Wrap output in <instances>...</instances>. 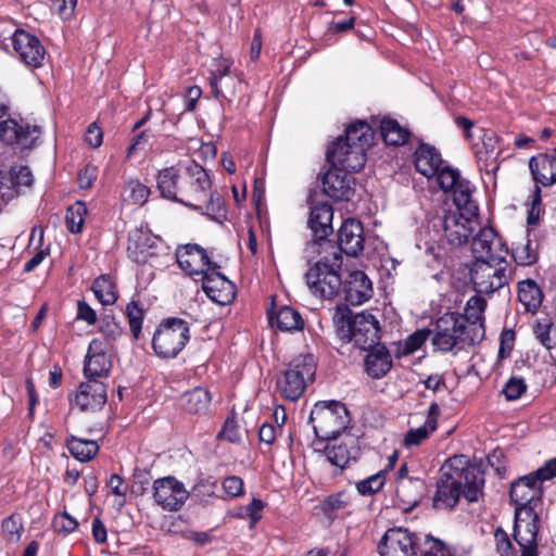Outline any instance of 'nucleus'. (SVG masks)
<instances>
[{"mask_svg":"<svg viewBox=\"0 0 556 556\" xmlns=\"http://www.w3.org/2000/svg\"><path fill=\"white\" fill-rule=\"evenodd\" d=\"M484 484L483 471L469 463L464 455L448 458L442 466L433 505L439 509L452 508L463 494L469 502H477Z\"/></svg>","mask_w":556,"mask_h":556,"instance_id":"obj_1","label":"nucleus"},{"mask_svg":"<svg viewBox=\"0 0 556 556\" xmlns=\"http://www.w3.org/2000/svg\"><path fill=\"white\" fill-rule=\"evenodd\" d=\"M305 252L308 257L318 260L305 274L306 285L313 295L323 300H332L340 294L342 278L340 269L343 257L334 242L307 243Z\"/></svg>","mask_w":556,"mask_h":556,"instance_id":"obj_2","label":"nucleus"},{"mask_svg":"<svg viewBox=\"0 0 556 556\" xmlns=\"http://www.w3.org/2000/svg\"><path fill=\"white\" fill-rule=\"evenodd\" d=\"M374 140V131L365 122H357L346 128L345 136L339 137L327 150V160L332 167L358 172L366 163V151Z\"/></svg>","mask_w":556,"mask_h":556,"instance_id":"obj_3","label":"nucleus"},{"mask_svg":"<svg viewBox=\"0 0 556 556\" xmlns=\"http://www.w3.org/2000/svg\"><path fill=\"white\" fill-rule=\"evenodd\" d=\"M483 334L482 321L469 323L463 315L446 313L435 321L431 341L435 350L446 353L456 346L475 344Z\"/></svg>","mask_w":556,"mask_h":556,"instance_id":"obj_4","label":"nucleus"},{"mask_svg":"<svg viewBox=\"0 0 556 556\" xmlns=\"http://www.w3.org/2000/svg\"><path fill=\"white\" fill-rule=\"evenodd\" d=\"M316 362L312 354L300 355L292 359L288 368L277 376L276 386L280 395L294 402L304 393L307 382L313 381Z\"/></svg>","mask_w":556,"mask_h":556,"instance_id":"obj_5","label":"nucleus"},{"mask_svg":"<svg viewBox=\"0 0 556 556\" xmlns=\"http://www.w3.org/2000/svg\"><path fill=\"white\" fill-rule=\"evenodd\" d=\"M346 407L337 401L316 403L309 415L317 438L321 440L336 439L349 425Z\"/></svg>","mask_w":556,"mask_h":556,"instance_id":"obj_6","label":"nucleus"},{"mask_svg":"<svg viewBox=\"0 0 556 556\" xmlns=\"http://www.w3.org/2000/svg\"><path fill=\"white\" fill-rule=\"evenodd\" d=\"M338 336L348 342H353L362 350H369L379 345L380 327L372 314L358 313L351 317H341Z\"/></svg>","mask_w":556,"mask_h":556,"instance_id":"obj_7","label":"nucleus"},{"mask_svg":"<svg viewBox=\"0 0 556 556\" xmlns=\"http://www.w3.org/2000/svg\"><path fill=\"white\" fill-rule=\"evenodd\" d=\"M510 278L506 257H495L493 261L476 260L470 268V279L478 293H494L508 285Z\"/></svg>","mask_w":556,"mask_h":556,"instance_id":"obj_8","label":"nucleus"},{"mask_svg":"<svg viewBox=\"0 0 556 556\" xmlns=\"http://www.w3.org/2000/svg\"><path fill=\"white\" fill-rule=\"evenodd\" d=\"M190 339L189 324L181 318H168L155 330L152 348L162 358L176 357Z\"/></svg>","mask_w":556,"mask_h":556,"instance_id":"obj_9","label":"nucleus"},{"mask_svg":"<svg viewBox=\"0 0 556 556\" xmlns=\"http://www.w3.org/2000/svg\"><path fill=\"white\" fill-rule=\"evenodd\" d=\"M434 227H440L451 245L460 247L468 242L473 230L479 226L478 216L465 212L447 211L437 218Z\"/></svg>","mask_w":556,"mask_h":556,"instance_id":"obj_10","label":"nucleus"},{"mask_svg":"<svg viewBox=\"0 0 556 556\" xmlns=\"http://www.w3.org/2000/svg\"><path fill=\"white\" fill-rule=\"evenodd\" d=\"M539 515L531 507L516 508L514 539L521 549V556H538L536 536Z\"/></svg>","mask_w":556,"mask_h":556,"instance_id":"obj_11","label":"nucleus"},{"mask_svg":"<svg viewBox=\"0 0 556 556\" xmlns=\"http://www.w3.org/2000/svg\"><path fill=\"white\" fill-rule=\"evenodd\" d=\"M154 503L167 511L179 510L189 493L181 482L174 477H164L153 482Z\"/></svg>","mask_w":556,"mask_h":556,"instance_id":"obj_12","label":"nucleus"},{"mask_svg":"<svg viewBox=\"0 0 556 556\" xmlns=\"http://www.w3.org/2000/svg\"><path fill=\"white\" fill-rule=\"evenodd\" d=\"M185 186L197 197H180L179 203L193 210H203L202 202H205L211 189V179L206 170L198 163L191 162L185 167Z\"/></svg>","mask_w":556,"mask_h":556,"instance_id":"obj_13","label":"nucleus"},{"mask_svg":"<svg viewBox=\"0 0 556 556\" xmlns=\"http://www.w3.org/2000/svg\"><path fill=\"white\" fill-rule=\"evenodd\" d=\"M379 551L381 556H418L417 536L404 528L389 529L380 541Z\"/></svg>","mask_w":556,"mask_h":556,"instance_id":"obj_14","label":"nucleus"},{"mask_svg":"<svg viewBox=\"0 0 556 556\" xmlns=\"http://www.w3.org/2000/svg\"><path fill=\"white\" fill-rule=\"evenodd\" d=\"M176 260L179 267L195 280L197 277L202 279L215 265L211 263L206 251L202 247L192 243L178 247Z\"/></svg>","mask_w":556,"mask_h":556,"instance_id":"obj_15","label":"nucleus"},{"mask_svg":"<svg viewBox=\"0 0 556 556\" xmlns=\"http://www.w3.org/2000/svg\"><path fill=\"white\" fill-rule=\"evenodd\" d=\"M12 46L25 65L35 68L42 65L46 50L36 36L24 29H16L12 36Z\"/></svg>","mask_w":556,"mask_h":556,"instance_id":"obj_16","label":"nucleus"},{"mask_svg":"<svg viewBox=\"0 0 556 556\" xmlns=\"http://www.w3.org/2000/svg\"><path fill=\"white\" fill-rule=\"evenodd\" d=\"M41 131L36 125H29L24 121L9 118L0 123V138L8 144H17L22 148H31Z\"/></svg>","mask_w":556,"mask_h":556,"instance_id":"obj_17","label":"nucleus"},{"mask_svg":"<svg viewBox=\"0 0 556 556\" xmlns=\"http://www.w3.org/2000/svg\"><path fill=\"white\" fill-rule=\"evenodd\" d=\"M542 495L543 486L530 473L515 480L509 490V496L516 508L531 507L536 509Z\"/></svg>","mask_w":556,"mask_h":556,"instance_id":"obj_18","label":"nucleus"},{"mask_svg":"<svg viewBox=\"0 0 556 556\" xmlns=\"http://www.w3.org/2000/svg\"><path fill=\"white\" fill-rule=\"evenodd\" d=\"M185 182V170L179 173L174 166L160 170L156 177V188L161 195L178 203L182 195L190 198L197 197L195 193L187 189Z\"/></svg>","mask_w":556,"mask_h":556,"instance_id":"obj_19","label":"nucleus"},{"mask_svg":"<svg viewBox=\"0 0 556 556\" xmlns=\"http://www.w3.org/2000/svg\"><path fill=\"white\" fill-rule=\"evenodd\" d=\"M348 172L332 167L323 178L324 192L334 201H350L354 195L355 180Z\"/></svg>","mask_w":556,"mask_h":556,"instance_id":"obj_20","label":"nucleus"},{"mask_svg":"<svg viewBox=\"0 0 556 556\" xmlns=\"http://www.w3.org/2000/svg\"><path fill=\"white\" fill-rule=\"evenodd\" d=\"M219 266L214 265L202 279V289L205 294L219 305H227L235 299V286L224 275L216 269Z\"/></svg>","mask_w":556,"mask_h":556,"instance_id":"obj_21","label":"nucleus"},{"mask_svg":"<svg viewBox=\"0 0 556 556\" xmlns=\"http://www.w3.org/2000/svg\"><path fill=\"white\" fill-rule=\"evenodd\" d=\"M471 250L476 260L493 261L505 257L507 249L492 228H482L472 239Z\"/></svg>","mask_w":556,"mask_h":556,"instance_id":"obj_22","label":"nucleus"},{"mask_svg":"<svg viewBox=\"0 0 556 556\" xmlns=\"http://www.w3.org/2000/svg\"><path fill=\"white\" fill-rule=\"evenodd\" d=\"M112 368L111 357L106 354L105 346L100 339H93L88 348L84 365V375L87 380L108 377Z\"/></svg>","mask_w":556,"mask_h":556,"instance_id":"obj_23","label":"nucleus"},{"mask_svg":"<svg viewBox=\"0 0 556 556\" xmlns=\"http://www.w3.org/2000/svg\"><path fill=\"white\" fill-rule=\"evenodd\" d=\"M106 386L97 379L86 380L79 384L74 405L81 412H94L106 402Z\"/></svg>","mask_w":556,"mask_h":556,"instance_id":"obj_24","label":"nucleus"},{"mask_svg":"<svg viewBox=\"0 0 556 556\" xmlns=\"http://www.w3.org/2000/svg\"><path fill=\"white\" fill-rule=\"evenodd\" d=\"M364 229L363 225L354 219H346L339 229V245L340 255L345 253L349 256H357L364 250Z\"/></svg>","mask_w":556,"mask_h":556,"instance_id":"obj_25","label":"nucleus"},{"mask_svg":"<svg viewBox=\"0 0 556 556\" xmlns=\"http://www.w3.org/2000/svg\"><path fill=\"white\" fill-rule=\"evenodd\" d=\"M426 493V483L422 479H396L395 504L402 510H410L419 504Z\"/></svg>","mask_w":556,"mask_h":556,"instance_id":"obj_26","label":"nucleus"},{"mask_svg":"<svg viewBox=\"0 0 556 556\" xmlns=\"http://www.w3.org/2000/svg\"><path fill=\"white\" fill-rule=\"evenodd\" d=\"M333 211L328 203L316 204L311 207L308 226L314 232L315 239L309 243L332 242L327 237L332 233Z\"/></svg>","mask_w":556,"mask_h":556,"instance_id":"obj_27","label":"nucleus"},{"mask_svg":"<svg viewBox=\"0 0 556 556\" xmlns=\"http://www.w3.org/2000/svg\"><path fill=\"white\" fill-rule=\"evenodd\" d=\"M529 169L535 186L551 187L556 184V156L540 153L529 161Z\"/></svg>","mask_w":556,"mask_h":556,"instance_id":"obj_28","label":"nucleus"},{"mask_svg":"<svg viewBox=\"0 0 556 556\" xmlns=\"http://www.w3.org/2000/svg\"><path fill=\"white\" fill-rule=\"evenodd\" d=\"M345 301L351 305H361L372 295L371 281L362 270L352 271L343 287Z\"/></svg>","mask_w":556,"mask_h":556,"instance_id":"obj_29","label":"nucleus"},{"mask_svg":"<svg viewBox=\"0 0 556 556\" xmlns=\"http://www.w3.org/2000/svg\"><path fill=\"white\" fill-rule=\"evenodd\" d=\"M157 244L150 235L135 230L128 237L127 253L136 263L144 264L156 255Z\"/></svg>","mask_w":556,"mask_h":556,"instance_id":"obj_30","label":"nucleus"},{"mask_svg":"<svg viewBox=\"0 0 556 556\" xmlns=\"http://www.w3.org/2000/svg\"><path fill=\"white\" fill-rule=\"evenodd\" d=\"M442 157L438 150L427 143H420L415 151V167L427 178L434 177L442 168Z\"/></svg>","mask_w":556,"mask_h":556,"instance_id":"obj_31","label":"nucleus"},{"mask_svg":"<svg viewBox=\"0 0 556 556\" xmlns=\"http://www.w3.org/2000/svg\"><path fill=\"white\" fill-rule=\"evenodd\" d=\"M392 368V357L384 345L368 350L365 358V370L372 379L384 377Z\"/></svg>","mask_w":556,"mask_h":556,"instance_id":"obj_32","label":"nucleus"},{"mask_svg":"<svg viewBox=\"0 0 556 556\" xmlns=\"http://www.w3.org/2000/svg\"><path fill=\"white\" fill-rule=\"evenodd\" d=\"M358 454L355 438L349 435L340 444L328 445L325 448L326 459L333 466L343 469Z\"/></svg>","mask_w":556,"mask_h":556,"instance_id":"obj_33","label":"nucleus"},{"mask_svg":"<svg viewBox=\"0 0 556 556\" xmlns=\"http://www.w3.org/2000/svg\"><path fill=\"white\" fill-rule=\"evenodd\" d=\"M269 321L273 327L281 331H296L304 327L301 314L291 306H282L275 315L270 314Z\"/></svg>","mask_w":556,"mask_h":556,"instance_id":"obj_34","label":"nucleus"},{"mask_svg":"<svg viewBox=\"0 0 556 556\" xmlns=\"http://www.w3.org/2000/svg\"><path fill=\"white\" fill-rule=\"evenodd\" d=\"M181 407L195 415L206 414L211 405V394L203 388H194L181 396Z\"/></svg>","mask_w":556,"mask_h":556,"instance_id":"obj_35","label":"nucleus"},{"mask_svg":"<svg viewBox=\"0 0 556 556\" xmlns=\"http://www.w3.org/2000/svg\"><path fill=\"white\" fill-rule=\"evenodd\" d=\"M518 300L527 312L535 313L542 304L543 292L532 279L518 282Z\"/></svg>","mask_w":556,"mask_h":556,"instance_id":"obj_36","label":"nucleus"},{"mask_svg":"<svg viewBox=\"0 0 556 556\" xmlns=\"http://www.w3.org/2000/svg\"><path fill=\"white\" fill-rule=\"evenodd\" d=\"M352 504V495L346 491H340L325 496L319 503V509L329 519L334 520L340 513L345 511Z\"/></svg>","mask_w":556,"mask_h":556,"instance_id":"obj_37","label":"nucleus"},{"mask_svg":"<svg viewBox=\"0 0 556 556\" xmlns=\"http://www.w3.org/2000/svg\"><path fill=\"white\" fill-rule=\"evenodd\" d=\"M472 188L470 186V182L462 179L458 185H456L455 189L453 190V199L454 203L456 205L455 211L465 212L466 214H469L470 216H478V205L472 200Z\"/></svg>","mask_w":556,"mask_h":556,"instance_id":"obj_38","label":"nucleus"},{"mask_svg":"<svg viewBox=\"0 0 556 556\" xmlns=\"http://www.w3.org/2000/svg\"><path fill=\"white\" fill-rule=\"evenodd\" d=\"M555 324L548 316L538 318L532 325V332L538 342L546 350L556 348Z\"/></svg>","mask_w":556,"mask_h":556,"instance_id":"obj_39","label":"nucleus"},{"mask_svg":"<svg viewBox=\"0 0 556 556\" xmlns=\"http://www.w3.org/2000/svg\"><path fill=\"white\" fill-rule=\"evenodd\" d=\"M66 446L70 453L80 462H89L99 451V446L96 441L84 440L75 435L67 438Z\"/></svg>","mask_w":556,"mask_h":556,"instance_id":"obj_40","label":"nucleus"},{"mask_svg":"<svg viewBox=\"0 0 556 556\" xmlns=\"http://www.w3.org/2000/svg\"><path fill=\"white\" fill-rule=\"evenodd\" d=\"M380 132L384 142L390 146L404 144L409 137L408 129L402 127L397 121L391 118L381 121Z\"/></svg>","mask_w":556,"mask_h":556,"instance_id":"obj_41","label":"nucleus"},{"mask_svg":"<svg viewBox=\"0 0 556 556\" xmlns=\"http://www.w3.org/2000/svg\"><path fill=\"white\" fill-rule=\"evenodd\" d=\"M539 244L529 238L517 243L511 252L514 261L520 266H531L539 258Z\"/></svg>","mask_w":556,"mask_h":556,"instance_id":"obj_42","label":"nucleus"},{"mask_svg":"<svg viewBox=\"0 0 556 556\" xmlns=\"http://www.w3.org/2000/svg\"><path fill=\"white\" fill-rule=\"evenodd\" d=\"M500 150L494 148L492 138L489 142H483V147L476 152L477 161L480 169L485 170L488 174H495L500 167L497 162Z\"/></svg>","mask_w":556,"mask_h":556,"instance_id":"obj_43","label":"nucleus"},{"mask_svg":"<svg viewBox=\"0 0 556 556\" xmlns=\"http://www.w3.org/2000/svg\"><path fill=\"white\" fill-rule=\"evenodd\" d=\"M92 291L103 305H112L117 300L116 287L110 276L103 275L97 278L93 281Z\"/></svg>","mask_w":556,"mask_h":556,"instance_id":"obj_44","label":"nucleus"},{"mask_svg":"<svg viewBox=\"0 0 556 556\" xmlns=\"http://www.w3.org/2000/svg\"><path fill=\"white\" fill-rule=\"evenodd\" d=\"M231 62L225 59L216 60L211 70L210 86L216 98L223 96L224 78L230 73Z\"/></svg>","mask_w":556,"mask_h":556,"instance_id":"obj_45","label":"nucleus"},{"mask_svg":"<svg viewBox=\"0 0 556 556\" xmlns=\"http://www.w3.org/2000/svg\"><path fill=\"white\" fill-rule=\"evenodd\" d=\"M203 210L212 219L222 223L227 217V210L223 197L217 191H208V195L205 202H202Z\"/></svg>","mask_w":556,"mask_h":556,"instance_id":"obj_46","label":"nucleus"},{"mask_svg":"<svg viewBox=\"0 0 556 556\" xmlns=\"http://www.w3.org/2000/svg\"><path fill=\"white\" fill-rule=\"evenodd\" d=\"M150 193V188L139 180L130 179L125 182L124 197L135 205L144 204L148 201Z\"/></svg>","mask_w":556,"mask_h":556,"instance_id":"obj_47","label":"nucleus"},{"mask_svg":"<svg viewBox=\"0 0 556 556\" xmlns=\"http://www.w3.org/2000/svg\"><path fill=\"white\" fill-rule=\"evenodd\" d=\"M87 207L85 203L77 201L67 208L66 225L72 233H79L83 230Z\"/></svg>","mask_w":556,"mask_h":556,"instance_id":"obj_48","label":"nucleus"},{"mask_svg":"<svg viewBox=\"0 0 556 556\" xmlns=\"http://www.w3.org/2000/svg\"><path fill=\"white\" fill-rule=\"evenodd\" d=\"M1 530L3 539L9 543L20 541L24 530L22 517L18 514H12L2 521Z\"/></svg>","mask_w":556,"mask_h":556,"instance_id":"obj_49","label":"nucleus"},{"mask_svg":"<svg viewBox=\"0 0 556 556\" xmlns=\"http://www.w3.org/2000/svg\"><path fill=\"white\" fill-rule=\"evenodd\" d=\"M435 430V425L433 420H426L421 427L416 429H410L407 431L404 438L405 446H417L421 442L428 439L430 433Z\"/></svg>","mask_w":556,"mask_h":556,"instance_id":"obj_50","label":"nucleus"},{"mask_svg":"<svg viewBox=\"0 0 556 556\" xmlns=\"http://www.w3.org/2000/svg\"><path fill=\"white\" fill-rule=\"evenodd\" d=\"M386 483L384 471H379L356 483V490L362 495H372L379 492Z\"/></svg>","mask_w":556,"mask_h":556,"instance_id":"obj_51","label":"nucleus"},{"mask_svg":"<svg viewBox=\"0 0 556 556\" xmlns=\"http://www.w3.org/2000/svg\"><path fill=\"white\" fill-rule=\"evenodd\" d=\"M126 315L132 337L138 340L141 334L143 309L139 307L137 302L131 301L126 306Z\"/></svg>","mask_w":556,"mask_h":556,"instance_id":"obj_52","label":"nucleus"},{"mask_svg":"<svg viewBox=\"0 0 556 556\" xmlns=\"http://www.w3.org/2000/svg\"><path fill=\"white\" fill-rule=\"evenodd\" d=\"M494 542L496 552L501 556H518V551L513 545L507 532L502 528L495 530Z\"/></svg>","mask_w":556,"mask_h":556,"instance_id":"obj_53","label":"nucleus"},{"mask_svg":"<svg viewBox=\"0 0 556 556\" xmlns=\"http://www.w3.org/2000/svg\"><path fill=\"white\" fill-rule=\"evenodd\" d=\"M435 176L443 191H453L456 185L462 181L458 172L450 167L441 168Z\"/></svg>","mask_w":556,"mask_h":556,"instance_id":"obj_54","label":"nucleus"},{"mask_svg":"<svg viewBox=\"0 0 556 556\" xmlns=\"http://www.w3.org/2000/svg\"><path fill=\"white\" fill-rule=\"evenodd\" d=\"M224 495L227 498H236L244 494V482L239 476H228L222 481Z\"/></svg>","mask_w":556,"mask_h":556,"instance_id":"obj_55","label":"nucleus"},{"mask_svg":"<svg viewBox=\"0 0 556 556\" xmlns=\"http://www.w3.org/2000/svg\"><path fill=\"white\" fill-rule=\"evenodd\" d=\"M527 390V384L522 378L511 377L503 388V394L506 400H518Z\"/></svg>","mask_w":556,"mask_h":556,"instance_id":"obj_56","label":"nucleus"},{"mask_svg":"<svg viewBox=\"0 0 556 556\" xmlns=\"http://www.w3.org/2000/svg\"><path fill=\"white\" fill-rule=\"evenodd\" d=\"M218 438L226 440L230 443H239L240 442L241 435L239 432L238 424L233 416L227 417L222 430L218 433Z\"/></svg>","mask_w":556,"mask_h":556,"instance_id":"obj_57","label":"nucleus"},{"mask_svg":"<svg viewBox=\"0 0 556 556\" xmlns=\"http://www.w3.org/2000/svg\"><path fill=\"white\" fill-rule=\"evenodd\" d=\"M429 334L430 331L427 329L418 330L410 334L404 344L403 353L412 354L417 351L426 342Z\"/></svg>","mask_w":556,"mask_h":556,"instance_id":"obj_58","label":"nucleus"},{"mask_svg":"<svg viewBox=\"0 0 556 556\" xmlns=\"http://www.w3.org/2000/svg\"><path fill=\"white\" fill-rule=\"evenodd\" d=\"M533 479L542 485L544 481H548L556 477V457L547 460L542 467L530 473Z\"/></svg>","mask_w":556,"mask_h":556,"instance_id":"obj_59","label":"nucleus"},{"mask_svg":"<svg viewBox=\"0 0 556 556\" xmlns=\"http://www.w3.org/2000/svg\"><path fill=\"white\" fill-rule=\"evenodd\" d=\"M100 332L108 341H114L121 337L122 328L113 318L104 317L100 323Z\"/></svg>","mask_w":556,"mask_h":556,"instance_id":"obj_60","label":"nucleus"},{"mask_svg":"<svg viewBox=\"0 0 556 556\" xmlns=\"http://www.w3.org/2000/svg\"><path fill=\"white\" fill-rule=\"evenodd\" d=\"M11 177L14 186L30 187L34 180L31 170L27 166L14 167Z\"/></svg>","mask_w":556,"mask_h":556,"instance_id":"obj_61","label":"nucleus"},{"mask_svg":"<svg viewBox=\"0 0 556 556\" xmlns=\"http://www.w3.org/2000/svg\"><path fill=\"white\" fill-rule=\"evenodd\" d=\"M53 526L56 531L71 533L78 527V522L72 516H70L66 511L55 516L53 520Z\"/></svg>","mask_w":556,"mask_h":556,"instance_id":"obj_62","label":"nucleus"},{"mask_svg":"<svg viewBox=\"0 0 556 556\" xmlns=\"http://www.w3.org/2000/svg\"><path fill=\"white\" fill-rule=\"evenodd\" d=\"M429 547L422 556H453L452 549L442 541L428 540Z\"/></svg>","mask_w":556,"mask_h":556,"instance_id":"obj_63","label":"nucleus"},{"mask_svg":"<svg viewBox=\"0 0 556 556\" xmlns=\"http://www.w3.org/2000/svg\"><path fill=\"white\" fill-rule=\"evenodd\" d=\"M216 481L212 478L201 479L193 488V492L197 496L205 497L213 496L215 494Z\"/></svg>","mask_w":556,"mask_h":556,"instance_id":"obj_64","label":"nucleus"}]
</instances>
